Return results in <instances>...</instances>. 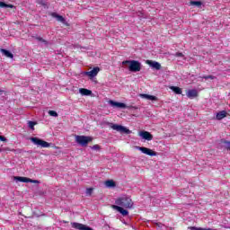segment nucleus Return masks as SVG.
<instances>
[{
	"label": "nucleus",
	"instance_id": "nucleus-1",
	"mask_svg": "<svg viewBox=\"0 0 230 230\" xmlns=\"http://www.w3.org/2000/svg\"><path fill=\"white\" fill-rule=\"evenodd\" d=\"M115 204L120 208H126L127 209H131L132 206H134L132 199L127 196L118 198L115 200Z\"/></svg>",
	"mask_w": 230,
	"mask_h": 230
},
{
	"label": "nucleus",
	"instance_id": "nucleus-2",
	"mask_svg": "<svg viewBox=\"0 0 230 230\" xmlns=\"http://www.w3.org/2000/svg\"><path fill=\"white\" fill-rule=\"evenodd\" d=\"M127 64H129L128 70L131 73H138V71H141V63L139 61L125 60L122 62V66H127Z\"/></svg>",
	"mask_w": 230,
	"mask_h": 230
},
{
	"label": "nucleus",
	"instance_id": "nucleus-3",
	"mask_svg": "<svg viewBox=\"0 0 230 230\" xmlns=\"http://www.w3.org/2000/svg\"><path fill=\"white\" fill-rule=\"evenodd\" d=\"M92 137L80 135L75 136V143H77V145H80V146H87L89 143H92Z\"/></svg>",
	"mask_w": 230,
	"mask_h": 230
},
{
	"label": "nucleus",
	"instance_id": "nucleus-4",
	"mask_svg": "<svg viewBox=\"0 0 230 230\" xmlns=\"http://www.w3.org/2000/svg\"><path fill=\"white\" fill-rule=\"evenodd\" d=\"M31 143L34 145H37V146H40L41 148H49L51 146V144L39 138V137H31Z\"/></svg>",
	"mask_w": 230,
	"mask_h": 230
},
{
	"label": "nucleus",
	"instance_id": "nucleus-5",
	"mask_svg": "<svg viewBox=\"0 0 230 230\" xmlns=\"http://www.w3.org/2000/svg\"><path fill=\"white\" fill-rule=\"evenodd\" d=\"M111 128L112 130H116L117 132H120V134H130V129L127 128L126 127H123L121 125L110 123Z\"/></svg>",
	"mask_w": 230,
	"mask_h": 230
},
{
	"label": "nucleus",
	"instance_id": "nucleus-6",
	"mask_svg": "<svg viewBox=\"0 0 230 230\" xmlns=\"http://www.w3.org/2000/svg\"><path fill=\"white\" fill-rule=\"evenodd\" d=\"M137 149L145 154L146 155H149L150 157H155L157 155V152L144 146H137Z\"/></svg>",
	"mask_w": 230,
	"mask_h": 230
},
{
	"label": "nucleus",
	"instance_id": "nucleus-7",
	"mask_svg": "<svg viewBox=\"0 0 230 230\" xmlns=\"http://www.w3.org/2000/svg\"><path fill=\"white\" fill-rule=\"evenodd\" d=\"M14 181H18L19 182H31L32 184H39L40 182L38 180H31L22 176H15Z\"/></svg>",
	"mask_w": 230,
	"mask_h": 230
},
{
	"label": "nucleus",
	"instance_id": "nucleus-8",
	"mask_svg": "<svg viewBox=\"0 0 230 230\" xmlns=\"http://www.w3.org/2000/svg\"><path fill=\"white\" fill-rule=\"evenodd\" d=\"M51 17H54V19H57L58 22H62V24H65V26H69V23L66 21V18L64 16L57 13H51Z\"/></svg>",
	"mask_w": 230,
	"mask_h": 230
},
{
	"label": "nucleus",
	"instance_id": "nucleus-9",
	"mask_svg": "<svg viewBox=\"0 0 230 230\" xmlns=\"http://www.w3.org/2000/svg\"><path fill=\"white\" fill-rule=\"evenodd\" d=\"M138 136H140L142 139H146V141H152V139H154V135L148 131H140Z\"/></svg>",
	"mask_w": 230,
	"mask_h": 230
},
{
	"label": "nucleus",
	"instance_id": "nucleus-10",
	"mask_svg": "<svg viewBox=\"0 0 230 230\" xmlns=\"http://www.w3.org/2000/svg\"><path fill=\"white\" fill-rule=\"evenodd\" d=\"M112 208L116 209V211H119L122 217H127L128 215V210L123 208V207H119L118 205H112Z\"/></svg>",
	"mask_w": 230,
	"mask_h": 230
},
{
	"label": "nucleus",
	"instance_id": "nucleus-11",
	"mask_svg": "<svg viewBox=\"0 0 230 230\" xmlns=\"http://www.w3.org/2000/svg\"><path fill=\"white\" fill-rule=\"evenodd\" d=\"M146 64H148L150 67H153V69H156V71H159L161 69V63L157 61L147 60Z\"/></svg>",
	"mask_w": 230,
	"mask_h": 230
},
{
	"label": "nucleus",
	"instance_id": "nucleus-12",
	"mask_svg": "<svg viewBox=\"0 0 230 230\" xmlns=\"http://www.w3.org/2000/svg\"><path fill=\"white\" fill-rule=\"evenodd\" d=\"M98 73H100V67L96 66L93 70L85 72V75L90 78H94V76L98 75Z\"/></svg>",
	"mask_w": 230,
	"mask_h": 230
},
{
	"label": "nucleus",
	"instance_id": "nucleus-13",
	"mask_svg": "<svg viewBox=\"0 0 230 230\" xmlns=\"http://www.w3.org/2000/svg\"><path fill=\"white\" fill-rule=\"evenodd\" d=\"M109 103L111 105V107H117L118 109H127V104L123 102L110 101Z\"/></svg>",
	"mask_w": 230,
	"mask_h": 230
},
{
	"label": "nucleus",
	"instance_id": "nucleus-14",
	"mask_svg": "<svg viewBox=\"0 0 230 230\" xmlns=\"http://www.w3.org/2000/svg\"><path fill=\"white\" fill-rule=\"evenodd\" d=\"M139 97L144 98L146 100H150L151 102H157V97L155 96V95H148L146 93H140Z\"/></svg>",
	"mask_w": 230,
	"mask_h": 230
},
{
	"label": "nucleus",
	"instance_id": "nucleus-15",
	"mask_svg": "<svg viewBox=\"0 0 230 230\" xmlns=\"http://www.w3.org/2000/svg\"><path fill=\"white\" fill-rule=\"evenodd\" d=\"M224 118H227V111H221L217 113L216 119L220 121L221 119H224Z\"/></svg>",
	"mask_w": 230,
	"mask_h": 230
},
{
	"label": "nucleus",
	"instance_id": "nucleus-16",
	"mask_svg": "<svg viewBox=\"0 0 230 230\" xmlns=\"http://www.w3.org/2000/svg\"><path fill=\"white\" fill-rule=\"evenodd\" d=\"M188 98H197L199 96V92L196 89L189 90L187 93Z\"/></svg>",
	"mask_w": 230,
	"mask_h": 230
},
{
	"label": "nucleus",
	"instance_id": "nucleus-17",
	"mask_svg": "<svg viewBox=\"0 0 230 230\" xmlns=\"http://www.w3.org/2000/svg\"><path fill=\"white\" fill-rule=\"evenodd\" d=\"M79 93L82 96H91V94H93V91L85 88H80Z\"/></svg>",
	"mask_w": 230,
	"mask_h": 230
},
{
	"label": "nucleus",
	"instance_id": "nucleus-18",
	"mask_svg": "<svg viewBox=\"0 0 230 230\" xmlns=\"http://www.w3.org/2000/svg\"><path fill=\"white\" fill-rule=\"evenodd\" d=\"M1 53H3V55H4V57H6L7 58H13V54L12 52H10V50H6L4 49H0Z\"/></svg>",
	"mask_w": 230,
	"mask_h": 230
},
{
	"label": "nucleus",
	"instance_id": "nucleus-19",
	"mask_svg": "<svg viewBox=\"0 0 230 230\" xmlns=\"http://www.w3.org/2000/svg\"><path fill=\"white\" fill-rule=\"evenodd\" d=\"M106 188H116V181L114 180H108L105 181Z\"/></svg>",
	"mask_w": 230,
	"mask_h": 230
},
{
	"label": "nucleus",
	"instance_id": "nucleus-20",
	"mask_svg": "<svg viewBox=\"0 0 230 230\" xmlns=\"http://www.w3.org/2000/svg\"><path fill=\"white\" fill-rule=\"evenodd\" d=\"M171 91L175 93V94H182V89L179 86H170Z\"/></svg>",
	"mask_w": 230,
	"mask_h": 230
},
{
	"label": "nucleus",
	"instance_id": "nucleus-21",
	"mask_svg": "<svg viewBox=\"0 0 230 230\" xmlns=\"http://www.w3.org/2000/svg\"><path fill=\"white\" fill-rule=\"evenodd\" d=\"M33 39H35V40H38V42H42L43 44H46L48 46V40H44L42 37L33 36Z\"/></svg>",
	"mask_w": 230,
	"mask_h": 230
},
{
	"label": "nucleus",
	"instance_id": "nucleus-22",
	"mask_svg": "<svg viewBox=\"0 0 230 230\" xmlns=\"http://www.w3.org/2000/svg\"><path fill=\"white\" fill-rule=\"evenodd\" d=\"M0 8H13V4L0 2Z\"/></svg>",
	"mask_w": 230,
	"mask_h": 230
},
{
	"label": "nucleus",
	"instance_id": "nucleus-23",
	"mask_svg": "<svg viewBox=\"0 0 230 230\" xmlns=\"http://www.w3.org/2000/svg\"><path fill=\"white\" fill-rule=\"evenodd\" d=\"M28 125L29 128H31V130H35V125H37V122L29 120Z\"/></svg>",
	"mask_w": 230,
	"mask_h": 230
},
{
	"label": "nucleus",
	"instance_id": "nucleus-24",
	"mask_svg": "<svg viewBox=\"0 0 230 230\" xmlns=\"http://www.w3.org/2000/svg\"><path fill=\"white\" fill-rule=\"evenodd\" d=\"M190 4H193L194 6H202V2H200V1H190Z\"/></svg>",
	"mask_w": 230,
	"mask_h": 230
},
{
	"label": "nucleus",
	"instance_id": "nucleus-25",
	"mask_svg": "<svg viewBox=\"0 0 230 230\" xmlns=\"http://www.w3.org/2000/svg\"><path fill=\"white\" fill-rule=\"evenodd\" d=\"M49 116H52L53 118L58 117V113H57V111H49Z\"/></svg>",
	"mask_w": 230,
	"mask_h": 230
},
{
	"label": "nucleus",
	"instance_id": "nucleus-26",
	"mask_svg": "<svg viewBox=\"0 0 230 230\" xmlns=\"http://www.w3.org/2000/svg\"><path fill=\"white\" fill-rule=\"evenodd\" d=\"M202 78H204V80H215V76L214 75H204Z\"/></svg>",
	"mask_w": 230,
	"mask_h": 230
},
{
	"label": "nucleus",
	"instance_id": "nucleus-27",
	"mask_svg": "<svg viewBox=\"0 0 230 230\" xmlns=\"http://www.w3.org/2000/svg\"><path fill=\"white\" fill-rule=\"evenodd\" d=\"M93 188H88V189H86V195H89V196H91V195H93Z\"/></svg>",
	"mask_w": 230,
	"mask_h": 230
},
{
	"label": "nucleus",
	"instance_id": "nucleus-28",
	"mask_svg": "<svg viewBox=\"0 0 230 230\" xmlns=\"http://www.w3.org/2000/svg\"><path fill=\"white\" fill-rule=\"evenodd\" d=\"M101 146H100V145H94L93 146H92V150H96V151H98V150H101Z\"/></svg>",
	"mask_w": 230,
	"mask_h": 230
},
{
	"label": "nucleus",
	"instance_id": "nucleus-29",
	"mask_svg": "<svg viewBox=\"0 0 230 230\" xmlns=\"http://www.w3.org/2000/svg\"><path fill=\"white\" fill-rule=\"evenodd\" d=\"M175 57H184V54H182V52H177Z\"/></svg>",
	"mask_w": 230,
	"mask_h": 230
},
{
	"label": "nucleus",
	"instance_id": "nucleus-30",
	"mask_svg": "<svg viewBox=\"0 0 230 230\" xmlns=\"http://www.w3.org/2000/svg\"><path fill=\"white\" fill-rule=\"evenodd\" d=\"M0 141L5 142V141H6V137H3V136H0Z\"/></svg>",
	"mask_w": 230,
	"mask_h": 230
},
{
	"label": "nucleus",
	"instance_id": "nucleus-31",
	"mask_svg": "<svg viewBox=\"0 0 230 230\" xmlns=\"http://www.w3.org/2000/svg\"><path fill=\"white\" fill-rule=\"evenodd\" d=\"M226 150H230V142H226Z\"/></svg>",
	"mask_w": 230,
	"mask_h": 230
},
{
	"label": "nucleus",
	"instance_id": "nucleus-32",
	"mask_svg": "<svg viewBox=\"0 0 230 230\" xmlns=\"http://www.w3.org/2000/svg\"><path fill=\"white\" fill-rule=\"evenodd\" d=\"M0 152H3V149L0 148Z\"/></svg>",
	"mask_w": 230,
	"mask_h": 230
},
{
	"label": "nucleus",
	"instance_id": "nucleus-33",
	"mask_svg": "<svg viewBox=\"0 0 230 230\" xmlns=\"http://www.w3.org/2000/svg\"><path fill=\"white\" fill-rule=\"evenodd\" d=\"M0 93H3V90H0Z\"/></svg>",
	"mask_w": 230,
	"mask_h": 230
}]
</instances>
